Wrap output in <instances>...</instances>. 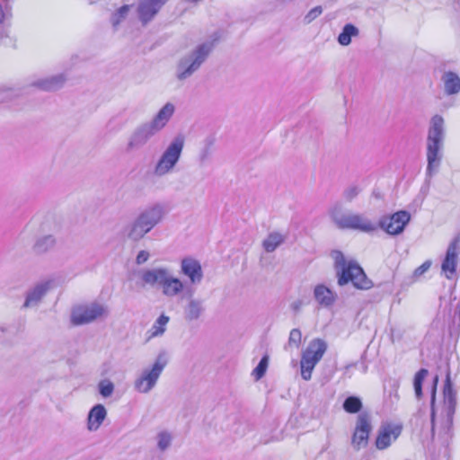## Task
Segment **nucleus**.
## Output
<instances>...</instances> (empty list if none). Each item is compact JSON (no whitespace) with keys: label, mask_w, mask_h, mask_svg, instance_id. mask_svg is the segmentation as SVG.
Returning <instances> with one entry per match:
<instances>
[{"label":"nucleus","mask_w":460,"mask_h":460,"mask_svg":"<svg viewBox=\"0 0 460 460\" xmlns=\"http://www.w3.org/2000/svg\"><path fill=\"white\" fill-rule=\"evenodd\" d=\"M323 13L322 6H315L311 9L304 17V22L305 24L311 23L314 21L318 16H320Z\"/></svg>","instance_id":"58836bf2"},{"label":"nucleus","mask_w":460,"mask_h":460,"mask_svg":"<svg viewBox=\"0 0 460 460\" xmlns=\"http://www.w3.org/2000/svg\"><path fill=\"white\" fill-rule=\"evenodd\" d=\"M362 408V402L358 397L349 396L343 402V409L349 413H357Z\"/></svg>","instance_id":"72a5a7b5"},{"label":"nucleus","mask_w":460,"mask_h":460,"mask_svg":"<svg viewBox=\"0 0 460 460\" xmlns=\"http://www.w3.org/2000/svg\"><path fill=\"white\" fill-rule=\"evenodd\" d=\"M438 381V377L435 376L433 381V385L431 389V398H430V421H431V438L432 439L435 437V419H436V411H435V402H436V391H437V384Z\"/></svg>","instance_id":"2f4dec72"},{"label":"nucleus","mask_w":460,"mask_h":460,"mask_svg":"<svg viewBox=\"0 0 460 460\" xmlns=\"http://www.w3.org/2000/svg\"><path fill=\"white\" fill-rule=\"evenodd\" d=\"M50 288V281H42L37 283L33 288H30L26 292L25 301L22 305V308H33L38 306Z\"/></svg>","instance_id":"6ab92c4d"},{"label":"nucleus","mask_w":460,"mask_h":460,"mask_svg":"<svg viewBox=\"0 0 460 460\" xmlns=\"http://www.w3.org/2000/svg\"><path fill=\"white\" fill-rule=\"evenodd\" d=\"M331 255L334 261L340 286L351 282L358 289H368L372 287L371 280L367 278L363 269L356 261H347L340 251H332Z\"/></svg>","instance_id":"f03ea898"},{"label":"nucleus","mask_w":460,"mask_h":460,"mask_svg":"<svg viewBox=\"0 0 460 460\" xmlns=\"http://www.w3.org/2000/svg\"><path fill=\"white\" fill-rule=\"evenodd\" d=\"M156 440L158 449L164 452L171 447L172 437L167 431H161L157 434Z\"/></svg>","instance_id":"f704fd0d"},{"label":"nucleus","mask_w":460,"mask_h":460,"mask_svg":"<svg viewBox=\"0 0 460 460\" xmlns=\"http://www.w3.org/2000/svg\"><path fill=\"white\" fill-rule=\"evenodd\" d=\"M159 132L149 121L137 125L128 137L126 149L128 152L138 150Z\"/></svg>","instance_id":"9b49d317"},{"label":"nucleus","mask_w":460,"mask_h":460,"mask_svg":"<svg viewBox=\"0 0 460 460\" xmlns=\"http://www.w3.org/2000/svg\"><path fill=\"white\" fill-rule=\"evenodd\" d=\"M326 349L327 343L323 340L314 339L309 343L300 360L301 376L304 380L311 379L314 367L322 359Z\"/></svg>","instance_id":"1a4fd4ad"},{"label":"nucleus","mask_w":460,"mask_h":460,"mask_svg":"<svg viewBox=\"0 0 460 460\" xmlns=\"http://www.w3.org/2000/svg\"><path fill=\"white\" fill-rule=\"evenodd\" d=\"M314 297L323 307H331L336 301L337 295L324 285H317L314 289Z\"/></svg>","instance_id":"393cba45"},{"label":"nucleus","mask_w":460,"mask_h":460,"mask_svg":"<svg viewBox=\"0 0 460 460\" xmlns=\"http://www.w3.org/2000/svg\"><path fill=\"white\" fill-rule=\"evenodd\" d=\"M175 105L172 102H168L157 111V113L149 122L158 132H160L166 127L175 113Z\"/></svg>","instance_id":"4be33fe9"},{"label":"nucleus","mask_w":460,"mask_h":460,"mask_svg":"<svg viewBox=\"0 0 460 460\" xmlns=\"http://www.w3.org/2000/svg\"><path fill=\"white\" fill-rule=\"evenodd\" d=\"M107 411L102 404L94 405L88 412L87 429L96 431L106 419Z\"/></svg>","instance_id":"b1692460"},{"label":"nucleus","mask_w":460,"mask_h":460,"mask_svg":"<svg viewBox=\"0 0 460 460\" xmlns=\"http://www.w3.org/2000/svg\"><path fill=\"white\" fill-rule=\"evenodd\" d=\"M460 251V234L456 236L449 243L446 257L442 262V270L446 273L447 279H452V275L456 272L457 257Z\"/></svg>","instance_id":"f3484780"},{"label":"nucleus","mask_w":460,"mask_h":460,"mask_svg":"<svg viewBox=\"0 0 460 460\" xmlns=\"http://www.w3.org/2000/svg\"><path fill=\"white\" fill-rule=\"evenodd\" d=\"M430 266H431V262L429 261H427L423 262L420 267H418L414 270V276L415 277H420V276L423 275L426 271L429 270Z\"/></svg>","instance_id":"79ce46f5"},{"label":"nucleus","mask_w":460,"mask_h":460,"mask_svg":"<svg viewBox=\"0 0 460 460\" xmlns=\"http://www.w3.org/2000/svg\"><path fill=\"white\" fill-rule=\"evenodd\" d=\"M168 0H139L137 13L143 25L149 23Z\"/></svg>","instance_id":"2eb2a0df"},{"label":"nucleus","mask_w":460,"mask_h":460,"mask_svg":"<svg viewBox=\"0 0 460 460\" xmlns=\"http://www.w3.org/2000/svg\"><path fill=\"white\" fill-rule=\"evenodd\" d=\"M443 396L444 407L447 413L445 430L446 432H448L453 424V417L456 407V393L452 387L449 375L447 376L446 383L444 385Z\"/></svg>","instance_id":"dca6fc26"},{"label":"nucleus","mask_w":460,"mask_h":460,"mask_svg":"<svg viewBox=\"0 0 460 460\" xmlns=\"http://www.w3.org/2000/svg\"><path fill=\"white\" fill-rule=\"evenodd\" d=\"M185 139L181 135L176 136L162 153L154 167V173L163 177L173 172L179 163L184 147Z\"/></svg>","instance_id":"0eeeda50"},{"label":"nucleus","mask_w":460,"mask_h":460,"mask_svg":"<svg viewBox=\"0 0 460 460\" xmlns=\"http://www.w3.org/2000/svg\"><path fill=\"white\" fill-rule=\"evenodd\" d=\"M136 275L138 278L137 285L139 288H154L155 285H159L162 294L168 298L178 296L182 292H185L186 296L187 289L190 288L180 279L171 275L166 268L142 269L137 271Z\"/></svg>","instance_id":"f257e3e1"},{"label":"nucleus","mask_w":460,"mask_h":460,"mask_svg":"<svg viewBox=\"0 0 460 460\" xmlns=\"http://www.w3.org/2000/svg\"><path fill=\"white\" fill-rule=\"evenodd\" d=\"M130 7V5L125 4L111 14L110 22L113 28L117 29L120 22L126 19L129 13Z\"/></svg>","instance_id":"7c9ffc66"},{"label":"nucleus","mask_w":460,"mask_h":460,"mask_svg":"<svg viewBox=\"0 0 460 460\" xmlns=\"http://www.w3.org/2000/svg\"><path fill=\"white\" fill-rule=\"evenodd\" d=\"M213 49L212 41H205L182 55L175 66L176 79L182 82L191 77L206 62Z\"/></svg>","instance_id":"7ed1b4c3"},{"label":"nucleus","mask_w":460,"mask_h":460,"mask_svg":"<svg viewBox=\"0 0 460 460\" xmlns=\"http://www.w3.org/2000/svg\"><path fill=\"white\" fill-rule=\"evenodd\" d=\"M214 137H208L203 140L197 155V161L199 166H206L209 163L214 153Z\"/></svg>","instance_id":"a878e982"},{"label":"nucleus","mask_w":460,"mask_h":460,"mask_svg":"<svg viewBox=\"0 0 460 460\" xmlns=\"http://www.w3.org/2000/svg\"><path fill=\"white\" fill-rule=\"evenodd\" d=\"M302 333L299 329H292L289 333L288 346L298 348L301 343Z\"/></svg>","instance_id":"4c0bfd02"},{"label":"nucleus","mask_w":460,"mask_h":460,"mask_svg":"<svg viewBox=\"0 0 460 460\" xmlns=\"http://www.w3.org/2000/svg\"><path fill=\"white\" fill-rule=\"evenodd\" d=\"M181 273L188 277L191 285H199L203 279V270L200 263L192 258H184L181 262Z\"/></svg>","instance_id":"aec40b11"},{"label":"nucleus","mask_w":460,"mask_h":460,"mask_svg":"<svg viewBox=\"0 0 460 460\" xmlns=\"http://www.w3.org/2000/svg\"><path fill=\"white\" fill-rule=\"evenodd\" d=\"M358 34V29L353 24L348 23L343 27L342 31L338 36V42L341 46H348L351 42V38Z\"/></svg>","instance_id":"c756f323"},{"label":"nucleus","mask_w":460,"mask_h":460,"mask_svg":"<svg viewBox=\"0 0 460 460\" xmlns=\"http://www.w3.org/2000/svg\"><path fill=\"white\" fill-rule=\"evenodd\" d=\"M298 308H299V305H297V304L294 305V309L295 310H297Z\"/></svg>","instance_id":"a18cd8bd"},{"label":"nucleus","mask_w":460,"mask_h":460,"mask_svg":"<svg viewBox=\"0 0 460 460\" xmlns=\"http://www.w3.org/2000/svg\"><path fill=\"white\" fill-rule=\"evenodd\" d=\"M46 224L41 226L40 233L37 235L31 247L32 252L37 255H42L49 252L56 245V238L52 234H46Z\"/></svg>","instance_id":"412c9836"},{"label":"nucleus","mask_w":460,"mask_h":460,"mask_svg":"<svg viewBox=\"0 0 460 460\" xmlns=\"http://www.w3.org/2000/svg\"><path fill=\"white\" fill-rule=\"evenodd\" d=\"M150 258V253L149 252L146 251V250H141L138 252L137 257H136V263L137 265H142L144 263H146Z\"/></svg>","instance_id":"a19ab883"},{"label":"nucleus","mask_w":460,"mask_h":460,"mask_svg":"<svg viewBox=\"0 0 460 460\" xmlns=\"http://www.w3.org/2000/svg\"><path fill=\"white\" fill-rule=\"evenodd\" d=\"M429 372L425 368L420 369L414 376L413 380V386H414V392L415 395L418 399H420L422 395V383L426 376H428Z\"/></svg>","instance_id":"473e14b6"},{"label":"nucleus","mask_w":460,"mask_h":460,"mask_svg":"<svg viewBox=\"0 0 460 460\" xmlns=\"http://www.w3.org/2000/svg\"><path fill=\"white\" fill-rule=\"evenodd\" d=\"M444 135V119L440 115L433 116L427 138V172L429 175L436 172L440 164Z\"/></svg>","instance_id":"39448f33"},{"label":"nucleus","mask_w":460,"mask_h":460,"mask_svg":"<svg viewBox=\"0 0 460 460\" xmlns=\"http://www.w3.org/2000/svg\"><path fill=\"white\" fill-rule=\"evenodd\" d=\"M444 92L447 95L457 94L460 92V77L454 72H445L441 76Z\"/></svg>","instance_id":"bb28decb"},{"label":"nucleus","mask_w":460,"mask_h":460,"mask_svg":"<svg viewBox=\"0 0 460 460\" xmlns=\"http://www.w3.org/2000/svg\"><path fill=\"white\" fill-rule=\"evenodd\" d=\"M286 240V235L279 232H271L262 242V247L267 252H273Z\"/></svg>","instance_id":"cd10ccee"},{"label":"nucleus","mask_w":460,"mask_h":460,"mask_svg":"<svg viewBox=\"0 0 460 460\" xmlns=\"http://www.w3.org/2000/svg\"><path fill=\"white\" fill-rule=\"evenodd\" d=\"M164 214V206L161 204H155L145 208L126 226L125 235L130 241H140L163 220Z\"/></svg>","instance_id":"20e7f679"},{"label":"nucleus","mask_w":460,"mask_h":460,"mask_svg":"<svg viewBox=\"0 0 460 460\" xmlns=\"http://www.w3.org/2000/svg\"><path fill=\"white\" fill-rule=\"evenodd\" d=\"M330 216L341 229H353L363 233H372L377 229V226L367 217L360 214L345 212L339 204L331 208Z\"/></svg>","instance_id":"423d86ee"},{"label":"nucleus","mask_w":460,"mask_h":460,"mask_svg":"<svg viewBox=\"0 0 460 460\" xmlns=\"http://www.w3.org/2000/svg\"><path fill=\"white\" fill-rule=\"evenodd\" d=\"M357 367V363H351L346 367V370H349L350 367Z\"/></svg>","instance_id":"c03bdc74"},{"label":"nucleus","mask_w":460,"mask_h":460,"mask_svg":"<svg viewBox=\"0 0 460 460\" xmlns=\"http://www.w3.org/2000/svg\"><path fill=\"white\" fill-rule=\"evenodd\" d=\"M167 365L164 354L157 356L151 367L143 369L142 373L134 381V388L141 394H148L157 384V381Z\"/></svg>","instance_id":"6e6552de"},{"label":"nucleus","mask_w":460,"mask_h":460,"mask_svg":"<svg viewBox=\"0 0 460 460\" xmlns=\"http://www.w3.org/2000/svg\"><path fill=\"white\" fill-rule=\"evenodd\" d=\"M66 82L65 74H58L36 80L32 85L46 92H54L62 88Z\"/></svg>","instance_id":"5701e85b"},{"label":"nucleus","mask_w":460,"mask_h":460,"mask_svg":"<svg viewBox=\"0 0 460 460\" xmlns=\"http://www.w3.org/2000/svg\"><path fill=\"white\" fill-rule=\"evenodd\" d=\"M169 316L165 314H161L154 323L151 329L148 331L149 333V339L155 338L157 336H161L165 332V326L169 323Z\"/></svg>","instance_id":"c85d7f7f"},{"label":"nucleus","mask_w":460,"mask_h":460,"mask_svg":"<svg viewBox=\"0 0 460 460\" xmlns=\"http://www.w3.org/2000/svg\"><path fill=\"white\" fill-rule=\"evenodd\" d=\"M98 390L100 394L104 397H110L114 392V385L108 379H103L98 384Z\"/></svg>","instance_id":"c9c22d12"},{"label":"nucleus","mask_w":460,"mask_h":460,"mask_svg":"<svg viewBox=\"0 0 460 460\" xmlns=\"http://www.w3.org/2000/svg\"><path fill=\"white\" fill-rule=\"evenodd\" d=\"M402 429V428L400 425L386 424L381 426L376 440V447L379 450L387 448L392 444V441L396 440L401 435Z\"/></svg>","instance_id":"a211bd4d"},{"label":"nucleus","mask_w":460,"mask_h":460,"mask_svg":"<svg viewBox=\"0 0 460 460\" xmlns=\"http://www.w3.org/2000/svg\"><path fill=\"white\" fill-rule=\"evenodd\" d=\"M267 367H268V357L265 356L260 360L257 367L253 369L252 375L255 376L256 380L261 379L265 375Z\"/></svg>","instance_id":"e433bc0d"},{"label":"nucleus","mask_w":460,"mask_h":460,"mask_svg":"<svg viewBox=\"0 0 460 460\" xmlns=\"http://www.w3.org/2000/svg\"><path fill=\"white\" fill-rule=\"evenodd\" d=\"M360 192V189L358 186H349L343 192L344 199L350 202L352 201Z\"/></svg>","instance_id":"ea45409f"},{"label":"nucleus","mask_w":460,"mask_h":460,"mask_svg":"<svg viewBox=\"0 0 460 460\" xmlns=\"http://www.w3.org/2000/svg\"><path fill=\"white\" fill-rule=\"evenodd\" d=\"M194 291L187 289V303L183 307V317L187 323L199 321L206 312L205 300L193 296Z\"/></svg>","instance_id":"4468645a"},{"label":"nucleus","mask_w":460,"mask_h":460,"mask_svg":"<svg viewBox=\"0 0 460 460\" xmlns=\"http://www.w3.org/2000/svg\"><path fill=\"white\" fill-rule=\"evenodd\" d=\"M31 232V229H29L28 227H27V228H25V229L22 232V234H20V238H21L22 240H23V239H25V238L29 237V235H30Z\"/></svg>","instance_id":"37998d69"},{"label":"nucleus","mask_w":460,"mask_h":460,"mask_svg":"<svg viewBox=\"0 0 460 460\" xmlns=\"http://www.w3.org/2000/svg\"><path fill=\"white\" fill-rule=\"evenodd\" d=\"M372 430L370 416L366 413H360L358 416L355 429L351 438V445L357 451L366 447L368 443L369 434Z\"/></svg>","instance_id":"f8f14e48"},{"label":"nucleus","mask_w":460,"mask_h":460,"mask_svg":"<svg viewBox=\"0 0 460 460\" xmlns=\"http://www.w3.org/2000/svg\"><path fill=\"white\" fill-rule=\"evenodd\" d=\"M411 215L405 210L395 212L391 217H384L379 221V226L387 234L396 235L403 232L410 222Z\"/></svg>","instance_id":"ddd939ff"},{"label":"nucleus","mask_w":460,"mask_h":460,"mask_svg":"<svg viewBox=\"0 0 460 460\" xmlns=\"http://www.w3.org/2000/svg\"><path fill=\"white\" fill-rule=\"evenodd\" d=\"M108 307L101 303L93 302L78 305L72 309L71 322L74 325H84L107 317Z\"/></svg>","instance_id":"9d476101"}]
</instances>
